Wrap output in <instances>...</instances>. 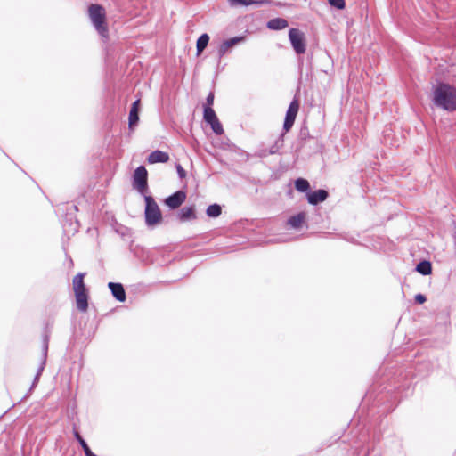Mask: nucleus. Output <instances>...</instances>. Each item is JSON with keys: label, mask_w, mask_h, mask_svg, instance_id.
Segmentation results:
<instances>
[{"label": "nucleus", "mask_w": 456, "mask_h": 456, "mask_svg": "<svg viewBox=\"0 0 456 456\" xmlns=\"http://www.w3.org/2000/svg\"><path fill=\"white\" fill-rule=\"evenodd\" d=\"M433 102L444 110L455 111L456 87L446 83H439L434 90Z\"/></svg>", "instance_id": "f257e3e1"}, {"label": "nucleus", "mask_w": 456, "mask_h": 456, "mask_svg": "<svg viewBox=\"0 0 456 456\" xmlns=\"http://www.w3.org/2000/svg\"><path fill=\"white\" fill-rule=\"evenodd\" d=\"M90 20L98 34L103 37H108V28L106 24L105 10L100 4H91L88 8Z\"/></svg>", "instance_id": "f03ea898"}, {"label": "nucleus", "mask_w": 456, "mask_h": 456, "mask_svg": "<svg viewBox=\"0 0 456 456\" xmlns=\"http://www.w3.org/2000/svg\"><path fill=\"white\" fill-rule=\"evenodd\" d=\"M145 209L144 218L148 227H154L162 221L160 208L155 200L151 195H144Z\"/></svg>", "instance_id": "7ed1b4c3"}, {"label": "nucleus", "mask_w": 456, "mask_h": 456, "mask_svg": "<svg viewBox=\"0 0 456 456\" xmlns=\"http://www.w3.org/2000/svg\"><path fill=\"white\" fill-rule=\"evenodd\" d=\"M132 186L143 197L147 195L149 190L148 171L144 166L141 165L134 171Z\"/></svg>", "instance_id": "20e7f679"}, {"label": "nucleus", "mask_w": 456, "mask_h": 456, "mask_svg": "<svg viewBox=\"0 0 456 456\" xmlns=\"http://www.w3.org/2000/svg\"><path fill=\"white\" fill-rule=\"evenodd\" d=\"M289 39L297 54L300 55L305 53L306 39L304 32L298 28H290L289 31Z\"/></svg>", "instance_id": "39448f33"}, {"label": "nucleus", "mask_w": 456, "mask_h": 456, "mask_svg": "<svg viewBox=\"0 0 456 456\" xmlns=\"http://www.w3.org/2000/svg\"><path fill=\"white\" fill-rule=\"evenodd\" d=\"M48 342H49V338L47 335H45L44 337V340H43V346H42V359H41V362H40V365L37 369V371L34 377V379H33V382H32V385H31V387L30 389H33L38 383L39 381V379H40V376L45 369V363H46V359H47V352H48Z\"/></svg>", "instance_id": "423d86ee"}, {"label": "nucleus", "mask_w": 456, "mask_h": 456, "mask_svg": "<svg viewBox=\"0 0 456 456\" xmlns=\"http://www.w3.org/2000/svg\"><path fill=\"white\" fill-rule=\"evenodd\" d=\"M185 200L186 193L183 191L179 190L167 197L164 200V203L170 209H176L182 206Z\"/></svg>", "instance_id": "0eeeda50"}, {"label": "nucleus", "mask_w": 456, "mask_h": 456, "mask_svg": "<svg viewBox=\"0 0 456 456\" xmlns=\"http://www.w3.org/2000/svg\"><path fill=\"white\" fill-rule=\"evenodd\" d=\"M245 41V37L243 36H237L234 37H231L229 39L224 40L218 48V57L222 58L230 48L242 43Z\"/></svg>", "instance_id": "6e6552de"}, {"label": "nucleus", "mask_w": 456, "mask_h": 456, "mask_svg": "<svg viewBox=\"0 0 456 456\" xmlns=\"http://www.w3.org/2000/svg\"><path fill=\"white\" fill-rule=\"evenodd\" d=\"M329 192L324 189H319L314 191H308L306 199L309 204L316 206L327 200Z\"/></svg>", "instance_id": "1a4fd4ad"}, {"label": "nucleus", "mask_w": 456, "mask_h": 456, "mask_svg": "<svg viewBox=\"0 0 456 456\" xmlns=\"http://www.w3.org/2000/svg\"><path fill=\"white\" fill-rule=\"evenodd\" d=\"M108 287L111 291L113 297L118 302H125L126 298L124 286L119 282L110 281Z\"/></svg>", "instance_id": "9d476101"}, {"label": "nucleus", "mask_w": 456, "mask_h": 456, "mask_svg": "<svg viewBox=\"0 0 456 456\" xmlns=\"http://www.w3.org/2000/svg\"><path fill=\"white\" fill-rule=\"evenodd\" d=\"M177 219L183 223L190 220H195L197 218L195 207L186 206L182 208L176 215Z\"/></svg>", "instance_id": "9b49d317"}, {"label": "nucleus", "mask_w": 456, "mask_h": 456, "mask_svg": "<svg viewBox=\"0 0 456 456\" xmlns=\"http://www.w3.org/2000/svg\"><path fill=\"white\" fill-rule=\"evenodd\" d=\"M169 160V155L162 151H154L147 157V161L150 164L166 163Z\"/></svg>", "instance_id": "f8f14e48"}, {"label": "nucleus", "mask_w": 456, "mask_h": 456, "mask_svg": "<svg viewBox=\"0 0 456 456\" xmlns=\"http://www.w3.org/2000/svg\"><path fill=\"white\" fill-rule=\"evenodd\" d=\"M77 307L81 312H86L88 308V290L75 292Z\"/></svg>", "instance_id": "ddd939ff"}, {"label": "nucleus", "mask_w": 456, "mask_h": 456, "mask_svg": "<svg viewBox=\"0 0 456 456\" xmlns=\"http://www.w3.org/2000/svg\"><path fill=\"white\" fill-rule=\"evenodd\" d=\"M306 214L305 212H299L297 215L291 216L288 219V224L294 228V229H299L302 224L305 222Z\"/></svg>", "instance_id": "4468645a"}, {"label": "nucleus", "mask_w": 456, "mask_h": 456, "mask_svg": "<svg viewBox=\"0 0 456 456\" xmlns=\"http://www.w3.org/2000/svg\"><path fill=\"white\" fill-rule=\"evenodd\" d=\"M73 435H74L75 439L78 442V444L82 447L86 456H97L91 451V449L88 446L86 440L82 437V436L77 430L76 426H74V428H73Z\"/></svg>", "instance_id": "2eb2a0df"}, {"label": "nucleus", "mask_w": 456, "mask_h": 456, "mask_svg": "<svg viewBox=\"0 0 456 456\" xmlns=\"http://www.w3.org/2000/svg\"><path fill=\"white\" fill-rule=\"evenodd\" d=\"M85 276H86L85 273H78L77 275L74 276L73 281H72L74 293L77 292V291L88 290L84 282Z\"/></svg>", "instance_id": "dca6fc26"}, {"label": "nucleus", "mask_w": 456, "mask_h": 456, "mask_svg": "<svg viewBox=\"0 0 456 456\" xmlns=\"http://www.w3.org/2000/svg\"><path fill=\"white\" fill-rule=\"evenodd\" d=\"M298 110H299V102L297 99H294L290 102V104L287 110L285 119L295 123Z\"/></svg>", "instance_id": "f3484780"}, {"label": "nucleus", "mask_w": 456, "mask_h": 456, "mask_svg": "<svg viewBox=\"0 0 456 456\" xmlns=\"http://www.w3.org/2000/svg\"><path fill=\"white\" fill-rule=\"evenodd\" d=\"M288 26V21L283 18H274L267 22V28L272 30H281Z\"/></svg>", "instance_id": "a211bd4d"}, {"label": "nucleus", "mask_w": 456, "mask_h": 456, "mask_svg": "<svg viewBox=\"0 0 456 456\" xmlns=\"http://www.w3.org/2000/svg\"><path fill=\"white\" fill-rule=\"evenodd\" d=\"M284 146V133H281L278 137L274 140L273 143L268 149L269 153L272 155L281 154V150Z\"/></svg>", "instance_id": "6ab92c4d"}, {"label": "nucleus", "mask_w": 456, "mask_h": 456, "mask_svg": "<svg viewBox=\"0 0 456 456\" xmlns=\"http://www.w3.org/2000/svg\"><path fill=\"white\" fill-rule=\"evenodd\" d=\"M209 42V36L204 33L199 37L196 43L197 55H200L207 47Z\"/></svg>", "instance_id": "aec40b11"}, {"label": "nucleus", "mask_w": 456, "mask_h": 456, "mask_svg": "<svg viewBox=\"0 0 456 456\" xmlns=\"http://www.w3.org/2000/svg\"><path fill=\"white\" fill-rule=\"evenodd\" d=\"M415 269L422 275H428L432 273V265L428 260H422L416 265Z\"/></svg>", "instance_id": "412c9836"}, {"label": "nucleus", "mask_w": 456, "mask_h": 456, "mask_svg": "<svg viewBox=\"0 0 456 456\" xmlns=\"http://www.w3.org/2000/svg\"><path fill=\"white\" fill-rule=\"evenodd\" d=\"M295 188L297 191L307 194L310 191V183L306 179L300 177L295 180Z\"/></svg>", "instance_id": "4be33fe9"}, {"label": "nucleus", "mask_w": 456, "mask_h": 456, "mask_svg": "<svg viewBox=\"0 0 456 456\" xmlns=\"http://www.w3.org/2000/svg\"><path fill=\"white\" fill-rule=\"evenodd\" d=\"M203 118L208 124L218 119L215 110L210 106H204Z\"/></svg>", "instance_id": "5701e85b"}, {"label": "nucleus", "mask_w": 456, "mask_h": 456, "mask_svg": "<svg viewBox=\"0 0 456 456\" xmlns=\"http://www.w3.org/2000/svg\"><path fill=\"white\" fill-rule=\"evenodd\" d=\"M222 213V208L219 204L214 203L208 207L206 214L208 217L216 218Z\"/></svg>", "instance_id": "b1692460"}, {"label": "nucleus", "mask_w": 456, "mask_h": 456, "mask_svg": "<svg viewBox=\"0 0 456 456\" xmlns=\"http://www.w3.org/2000/svg\"><path fill=\"white\" fill-rule=\"evenodd\" d=\"M139 112L135 110H130L128 116V127L131 131L138 125L139 122Z\"/></svg>", "instance_id": "393cba45"}, {"label": "nucleus", "mask_w": 456, "mask_h": 456, "mask_svg": "<svg viewBox=\"0 0 456 456\" xmlns=\"http://www.w3.org/2000/svg\"><path fill=\"white\" fill-rule=\"evenodd\" d=\"M208 125H210L211 129L213 130V132L216 134L221 135L222 134H224L223 126L218 119L214 122L209 123Z\"/></svg>", "instance_id": "a878e982"}, {"label": "nucleus", "mask_w": 456, "mask_h": 456, "mask_svg": "<svg viewBox=\"0 0 456 456\" xmlns=\"http://www.w3.org/2000/svg\"><path fill=\"white\" fill-rule=\"evenodd\" d=\"M329 4L338 9V10H343L346 6L345 0H328Z\"/></svg>", "instance_id": "bb28decb"}, {"label": "nucleus", "mask_w": 456, "mask_h": 456, "mask_svg": "<svg viewBox=\"0 0 456 456\" xmlns=\"http://www.w3.org/2000/svg\"><path fill=\"white\" fill-rule=\"evenodd\" d=\"M269 155H272L271 153H269V150L264 147L258 148L255 152V156L261 159L266 158Z\"/></svg>", "instance_id": "cd10ccee"}, {"label": "nucleus", "mask_w": 456, "mask_h": 456, "mask_svg": "<svg viewBox=\"0 0 456 456\" xmlns=\"http://www.w3.org/2000/svg\"><path fill=\"white\" fill-rule=\"evenodd\" d=\"M230 5L237 6V5H249L250 0H228Z\"/></svg>", "instance_id": "c85d7f7f"}, {"label": "nucleus", "mask_w": 456, "mask_h": 456, "mask_svg": "<svg viewBox=\"0 0 456 456\" xmlns=\"http://www.w3.org/2000/svg\"><path fill=\"white\" fill-rule=\"evenodd\" d=\"M175 168L177 171V175L180 179H183L186 176V171L183 169V167L180 164L175 165Z\"/></svg>", "instance_id": "c756f323"}, {"label": "nucleus", "mask_w": 456, "mask_h": 456, "mask_svg": "<svg viewBox=\"0 0 456 456\" xmlns=\"http://www.w3.org/2000/svg\"><path fill=\"white\" fill-rule=\"evenodd\" d=\"M293 125H294V122L284 119L282 133L285 134V133L289 132L291 129V127L293 126Z\"/></svg>", "instance_id": "7c9ffc66"}, {"label": "nucleus", "mask_w": 456, "mask_h": 456, "mask_svg": "<svg viewBox=\"0 0 456 456\" xmlns=\"http://www.w3.org/2000/svg\"><path fill=\"white\" fill-rule=\"evenodd\" d=\"M214 98H215L214 93L210 92L206 98V104L204 106L211 107L214 103Z\"/></svg>", "instance_id": "2f4dec72"}, {"label": "nucleus", "mask_w": 456, "mask_h": 456, "mask_svg": "<svg viewBox=\"0 0 456 456\" xmlns=\"http://www.w3.org/2000/svg\"><path fill=\"white\" fill-rule=\"evenodd\" d=\"M414 299H415V302L419 305L424 304L427 301V297L423 294H417L415 296Z\"/></svg>", "instance_id": "473e14b6"}, {"label": "nucleus", "mask_w": 456, "mask_h": 456, "mask_svg": "<svg viewBox=\"0 0 456 456\" xmlns=\"http://www.w3.org/2000/svg\"><path fill=\"white\" fill-rule=\"evenodd\" d=\"M140 104H141L140 100L139 99L135 100L132 103L130 110L140 111Z\"/></svg>", "instance_id": "72a5a7b5"}, {"label": "nucleus", "mask_w": 456, "mask_h": 456, "mask_svg": "<svg viewBox=\"0 0 456 456\" xmlns=\"http://www.w3.org/2000/svg\"><path fill=\"white\" fill-rule=\"evenodd\" d=\"M265 3H267V0H250V4H265Z\"/></svg>", "instance_id": "f704fd0d"}, {"label": "nucleus", "mask_w": 456, "mask_h": 456, "mask_svg": "<svg viewBox=\"0 0 456 456\" xmlns=\"http://www.w3.org/2000/svg\"><path fill=\"white\" fill-rule=\"evenodd\" d=\"M300 135H301V136H305V133H304V132H303V130H301V132H300Z\"/></svg>", "instance_id": "c9c22d12"}]
</instances>
